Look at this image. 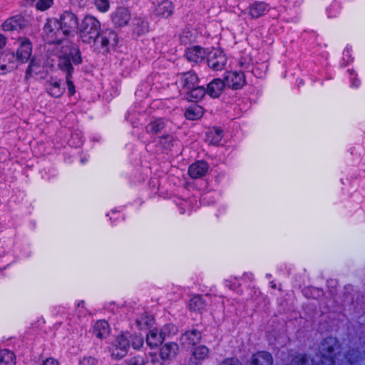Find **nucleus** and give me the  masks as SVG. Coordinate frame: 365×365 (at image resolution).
<instances>
[{"label": "nucleus", "mask_w": 365, "mask_h": 365, "mask_svg": "<svg viewBox=\"0 0 365 365\" xmlns=\"http://www.w3.org/2000/svg\"><path fill=\"white\" fill-rule=\"evenodd\" d=\"M200 83V77L192 70L177 74L175 84L179 91L183 92L184 98L188 102L198 103L205 97L203 86Z\"/></svg>", "instance_id": "nucleus-1"}, {"label": "nucleus", "mask_w": 365, "mask_h": 365, "mask_svg": "<svg viewBox=\"0 0 365 365\" xmlns=\"http://www.w3.org/2000/svg\"><path fill=\"white\" fill-rule=\"evenodd\" d=\"M83 63L79 46L73 43H68L62 48L61 53L58 56L57 67L66 76H73V66Z\"/></svg>", "instance_id": "nucleus-2"}, {"label": "nucleus", "mask_w": 365, "mask_h": 365, "mask_svg": "<svg viewBox=\"0 0 365 365\" xmlns=\"http://www.w3.org/2000/svg\"><path fill=\"white\" fill-rule=\"evenodd\" d=\"M340 349L337 338L327 336L319 344L320 359L319 365H336V360Z\"/></svg>", "instance_id": "nucleus-3"}, {"label": "nucleus", "mask_w": 365, "mask_h": 365, "mask_svg": "<svg viewBox=\"0 0 365 365\" xmlns=\"http://www.w3.org/2000/svg\"><path fill=\"white\" fill-rule=\"evenodd\" d=\"M101 31L100 21L91 15H86L79 25V37L83 43L91 44L96 42Z\"/></svg>", "instance_id": "nucleus-4"}, {"label": "nucleus", "mask_w": 365, "mask_h": 365, "mask_svg": "<svg viewBox=\"0 0 365 365\" xmlns=\"http://www.w3.org/2000/svg\"><path fill=\"white\" fill-rule=\"evenodd\" d=\"M96 39V42L93 44L96 45L99 52L103 54L109 53L110 50L115 48L118 43V35L112 29L101 30Z\"/></svg>", "instance_id": "nucleus-5"}, {"label": "nucleus", "mask_w": 365, "mask_h": 365, "mask_svg": "<svg viewBox=\"0 0 365 365\" xmlns=\"http://www.w3.org/2000/svg\"><path fill=\"white\" fill-rule=\"evenodd\" d=\"M43 38L49 45L60 44L66 37L59 26L57 19H48L43 28Z\"/></svg>", "instance_id": "nucleus-6"}, {"label": "nucleus", "mask_w": 365, "mask_h": 365, "mask_svg": "<svg viewBox=\"0 0 365 365\" xmlns=\"http://www.w3.org/2000/svg\"><path fill=\"white\" fill-rule=\"evenodd\" d=\"M58 23L64 36L76 32L79 25L77 16L70 11H64L58 19Z\"/></svg>", "instance_id": "nucleus-7"}, {"label": "nucleus", "mask_w": 365, "mask_h": 365, "mask_svg": "<svg viewBox=\"0 0 365 365\" xmlns=\"http://www.w3.org/2000/svg\"><path fill=\"white\" fill-rule=\"evenodd\" d=\"M206 59L208 67L215 71L225 69L227 62L226 53L220 48H212L207 54Z\"/></svg>", "instance_id": "nucleus-8"}, {"label": "nucleus", "mask_w": 365, "mask_h": 365, "mask_svg": "<svg viewBox=\"0 0 365 365\" xmlns=\"http://www.w3.org/2000/svg\"><path fill=\"white\" fill-rule=\"evenodd\" d=\"M225 85L232 90L241 89L246 84L245 75L240 71H229L224 74Z\"/></svg>", "instance_id": "nucleus-9"}, {"label": "nucleus", "mask_w": 365, "mask_h": 365, "mask_svg": "<svg viewBox=\"0 0 365 365\" xmlns=\"http://www.w3.org/2000/svg\"><path fill=\"white\" fill-rule=\"evenodd\" d=\"M130 348V340L124 334L116 336L110 351L113 358L120 359L128 353Z\"/></svg>", "instance_id": "nucleus-10"}, {"label": "nucleus", "mask_w": 365, "mask_h": 365, "mask_svg": "<svg viewBox=\"0 0 365 365\" xmlns=\"http://www.w3.org/2000/svg\"><path fill=\"white\" fill-rule=\"evenodd\" d=\"M178 138L175 132L168 131L157 138L156 147L160 149L162 153L168 154L172 151Z\"/></svg>", "instance_id": "nucleus-11"}, {"label": "nucleus", "mask_w": 365, "mask_h": 365, "mask_svg": "<svg viewBox=\"0 0 365 365\" xmlns=\"http://www.w3.org/2000/svg\"><path fill=\"white\" fill-rule=\"evenodd\" d=\"M210 349L205 345L192 347L187 365H202L209 358Z\"/></svg>", "instance_id": "nucleus-12"}, {"label": "nucleus", "mask_w": 365, "mask_h": 365, "mask_svg": "<svg viewBox=\"0 0 365 365\" xmlns=\"http://www.w3.org/2000/svg\"><path fill=\"white\" fill-rule=\"evenodd\" d=\"M271 9L272 7L269 4L264 1L258 0L253 1L247 7L248 14L253 19L265 16Z\"/></svg>", "instance_id": "nucleus-13"}, {"label": "nucleus", "mask_w": 365, "mask_h": 365, "mask_svg": "<svg viewBox=\"0 0 365 365\" xmlns=\"http://www.w3.org/2000/svg\"><path fill=\"white\" fill-rule=\"evenodd\" d=\"M205 48L198 46L187 47L185 50V56L187 61L194 64L200 63L207 56Z\"/></svg>", "instance_id": "nucleus-14"}, {"label": "nucleus", "mask_w": 365, "mask_h": 365, "mask_svg": "<svg viewBox=\"0 0 365 365\" xmlns=\"http://www.w3.org/2000/svg\"><path fill=\"white\" fill-rule=\"evenodd\" d=\"M131 19L129 9L119 6L111 14V21L115 27L121 28L128 25Z\"/></svg>", "instance_id": "nucleus-15"}, {"label": "nucleus", "mask_w": 365, "mask_h": 365, "mask_svg": "<svg viewBox=\"0 0 365 365\" xmlns=\"http://www.w3.org/2000/svg\"><path fill=\"white\" fill-rule=\"evenodd\" d=\"M168 120L163 118H157L150 120L145 126V131L151 135L158 136L168 132Z\"/></svg>", "instance_id": "nucleus-16"}, {"label": "nucleus", "mask_w": 365, "mask_h": 365, "mask_svg": "<svg viewBox=\"0 0 365 365\" xmlns=\"http://www.w3.org/2000/svg\"><path fill=\"white\" fill-rule=\"evenodd\" d=\"M225 87V82L220 78H214L207 84L203 86L205 96L207 95L211 98H218Z\"/></svg>", "instance_id": "nucleus-17"}, {"label": "nucleus", "mask_w": 365, "mask_h": 365, "mask_svg": "<svg viewBox=\"0 0 365 365\" xmlns=\"http://www.w3.org/2000/svg\"><path fill=\"white\" fill-rule=\"evenodd\" d=\"M202 333L196 329L185 331L180 336L182 346L195 347L201 341Z\"/></svg>", "instance_id": "nucleus-18"}, {"label": "nucleus", "mask_w": 365, "mask_h": 365, "mask_svg": "<svg viewBox=\"0 0 365 365\" xmlns=\"http://www.w3.org/2000/svg\"><path fill=\"white\" fill-rule=\"evenodd\" d=\"M130 30L137 36L145 35L149 31V23L145 17L135 16L131 20Z\"/></svg>", "instance_id": "nucleus-19"}, {"label": "nucleus", "mask_w": 365, "mask_h": 365, "mask_svg": "<svg viewBox=\"0 0 365 365\" xmlns=\"http://www.w3.org/2000/svg\"><path fill=\"white\" fill-rule=\"evenodd\" d=\"M209 169L208 163L205 160H197L192 163L188 168V175L192 179L204 177Z\"/></svg>", "instance_id": "nucleus-20"}, {"label": "nucleus", "mask_w": 365, "mask_h": 365, "mask_svg": "<svg viewBox=\"0 0 365 365\" xmlns=\"http://www.w3.org/2000/svg\"><path fill=\"white\" fill-rule=\"evenodd\" d=\"M23 17L16 16L6 20L1 25V29L4 31L18 32L22 29Z\"/></svg>", "instance_id": "nucleus-21"}, {"label": "nucleus", "mask_w": 365, "mask_h": 365, "mask_svg": "<svg viewBox=\"0 0 365 365\" xmlns=\"http://www.w3.org/2000/svg\"><path fill=\"white\" fill-rule=\"evenodd\" d=\"M204 113V108L198 105L197 103H195L185 108L184 115L188 120H197L203 116Z\"/></svg>", "instance_id": "nucleus-22"}, {"label": "nucleus", "mask_w": 365, "mask_h": 365, "mask_svg": "<svg viewBox=\"0 0 365 365\" xmlns=\"http://www.w3.org/2000/svg\"><path fill=\"white\" fill-rule=\"evenodd\" d=\"M272 354L266 351H259L254 353L251 359V365H272Z\"/></svg>", "instance_id": "nucleus-23"}, {"label": "nucleus", "mask_w": 365, "mask_h": 365, "mask_svg": "<svg viewBox=\"0 0 365 365\" xmlns=\"http://www.w3.org/2000/svg\"><path fill=\"white\" fill-rule=\"evenodd\" d=\"M179 351L176 342H168L163 344L160 349V356L162 359H171L175 357Z\"/></svg>", "instance_id": "nucleus-24"}, {"label": "nucleus", "mask_w": 365, "mask_h": 365, "mask_svg": "<svg viewBox=\"0 0 365 365\" xmlns=\"http://www.w3.org/2000/svg\"><path fill=\"white\" fill-rule=\"evenodd\" d=\"M47 93L52 97L59 98L64 93V88L61 86V81L51 78L47 82Z\"/></svg>", "instance_id": "nucleus-25"}, {"label": "nucleus", "mask_w": 365, "mask_h": 365, "mask_svg": "<svg viewBox=\"0 0 365 365\" xmlns=\"http://www.w3.org/2000/svg\"><path fill=\"white\" fill-rule=\"evenodd\" d=\"M164 336L162 333L158 334L156 329H150L146 335V343L148 346L151 348H157L162 344Z\"/></svg>", "instance_id": "nucleus-26"}, {"label": "nucleus", "mask_w": 365, "mask_h": 365, "mask_svg": "<svg viewBox=\"0 0 365 365\" xmlns=\"http://www.w3.org/2000/svg\"><path fill=\"white\" fill-rule=\"evenodd\" d=\"M110 332V326L106 320L97 321L93 327V334L98 339L106 337Z\"/></svg>", "instance_id": "nucleus-27"}, {"label": "nucleus", "mask_w": 365, "mask_h": 365, "mask_svg": "<svg viewBox=\"0 0 365 365\" xmlns=\"http://www.w3.org/2000/svg\"><path fill=\"white\" fill-rule=\"evenodd\" d=\"M206 307V301L200 294L193 296L189 301V308L192 312H201Z\"/></svg>", "instance_id": "nucleus-28"}, {"label": "nucleus", "mask_w": 365, "mask_h": 365, "mask_svg": "<svg viewBox=\"0 0 365 365\" xmlns=\"http://www.w3.org/2000/svg\"><path fill=\"white\" fill-rule=\"evenodd\" d=\"M41 71V61L39 58L34 56L31 58L30 63L26 71L25 77L29 78L37 75Z\"/></svg>", "instance_id": "nucleus-29"}, {"label": "nucleus", "mask_w": 365, "mask_h": 365, "mask_svg": "<svg viewBox=\"0 0 365 365\" xmlns=\"http://www.w3.org/2000/svg\"><path fill=\"white\" fill-rule=\"evenodd\" d=\"M206 138L210 143L217 145L222 141L223 130L220 127H214L206 133Z\"/></svg>", "instance_id": "nucleus-30"}, {"label": "nucleus", "mask_w": 365, "mask_h": 365, "mask_svg": "<svg viewBox=\"0 0 365 365\" xmlns=\"http://www.w3.org/2000/svg\"><path fill=\"white\" fill-rule=\"evenodd\" d=\"M158 16L165 18L169 17L173 13V5L170 1L165 0L159 3L156 8Z\"/></svg>", "instance_id": "nucleus-31"}, {"label": "nucleus", "mask_w": 365, "mask_h": 365, "mask_svg": "<svg viewBox=\"0 0 365 365\" xmlns=\"http://www.w3.org/2000/svg\"><path fill=\"white\" fill-rule=\"evenodd\" d=\"M0 365H16L14 354L7 349L0 351Z\"/></svg>", "instance_id": "nucleus-32"}, {"label": "nucleus", "mask_w": 365, "mask_h": 365, "mask_svg": "<svg viewBox=\"0 0 365 365\" xmlns=\"http://www.w3.org/2000/svg\"><path fill=\"white\" fill-rule=\"evenodd\" d=\"M133 365H163V363L156 356L150 355L145 359L142 357L136 358Z\"/></svg>", "instance_id": "nucleus-33"}, {"label": "nucleus", "mask_w": 365, "mask_h": 365, "mask_svg": "<svg viewBox=\"0 0 365 365\" xmlns=\"http://www.w3.org/2000/svg\"><path fill=\"white\" fill-rule=\"evenodd\" d=\"M287 365H309L308 356L306 354L297 353L291 357Z\"/></svg>", "instance_id": "nucleus-34"}, {"label": "nucleus", "mask_w": 365, "mask_h": 365, "mask_svg": "<svg viewBox=\"0 0 365 365\" xmlns=\"http://www.w3.org/2000/svg\"><path fill=\"white\" fill-rule=\"evenodd\" d=\"M195 38L192 31L187 29L182 30L179 36L180 42L182 45L190 44L195 41Z\"/></svg>", "instance_id": "nucleus-35"}, {"label": "nucleus", "mask_w": 365, "mask_h": 365, "mask_svg": "<svg viewBox=\"0 0 365 365\" xmlns=\"http://www.w3.org/2000/svg\"><path fill=\"white\" fill-rule=\"evenodd\" d=\"M152 320L148 316H142L136 319L135 324L139 329H147L150 328Z\"/></svg>", "instance_id": "nucleus-36"}, {"label": "nucleus", "mask_w": 365, "mask_h": 365, "mask_svg": "<svg viewBox=\"0 0 365 365\" xmlns=\"http://www.w3.org/2000/svg\"><path fill=\"white\" fill-rule=\"evenodd\" d=\"M53 4V0H38L35 7L38 11H44L48 10Z\"/></svg>", "instance_id": "nucleus-37"}, {"label": "nucleus", "mask_w": 365, "mask_h": 365, "mask_svg": "<svg viewBox=\"0 0 365 365\" xmlns=\"http://www.w3.org/2000/svg\"><path fill=\"white\" fill-rule=\"evenodd\" d=\"M94 4L97 10L101 13L107 12L110 9L109 0H94Z\"/></svg>", "instance_id": "nucleus-38"}, {"label": "nucleus", "mask_w": 365, "mask_h": 365, "mask_svg": "<svg viewBox=\"0 0 365 365\" xmlns=\"http://www.w3.org/2000/svg\"><path fill=\"white\" fill-rule=\"evenodd\" d=\"M32 43L28 38L24 37V58L31 57Z\"/></svg>", "instance_id": "nucleus-39"}, {"label": "nucleus", "mask_w": 365, "mask_h": 365, "mask_svg": "<svg viewBox=\"0 0 365 365\" xmlns=\"http://www.w3.org/2000/svg\"><path fill=\"white\" fill-rule=\"evenodd\" d=\"M73 76H66V81L68 87V93L69 96H73L76 93V87L72 81Z\"/></svg>", "instance_id": "nucleus-40"}, {"label": "nucleus", "mask_w": 365, "mask_h": 365, "mask_svg": "<svg viewBox=\"0 0 365 365\" xmlns=\"http://www.w3.org/2000/svg\"><path fill=\"white\" fill-rule=\"evenodd\" d=\"M220 365H242L239 359L235 357H228L225 359Z\"/></svg>", "instance_id": "nucleus-41"}, {"label": "nucleus", "mask_w": 365, "mask_h": 365, "mask_svg": "<svg viewBox=\"0 0 365 365\" xmlns=\"http://www.w3.org/2000/svg\"><path fill=\"white\" fill-rule=\"evenodd\" d=\"M98 361L92 356L84 357L79 361V365H97Z\"/></svg>", "instance_id": "nucleus-42"}, {"label": "nucleus", "mask_w": 365, "mask_h": 365, "mask_svg": "<svg viewBox=\"0 0 365 365\" xmlns=\"http://www.w3.org/2000/svg\"><path fill=\"white\" fill-rule=\"evenodd\" d=\"M41 365H60L59 361L53 357H48L44 359Z\"/></svg>", "instance_id": "nucleus-43"}, {"label": "nucleus", "mask_w": 365, "mask_h": 365, "mask_svg": "<svg viewBox=\"0 0 365 365\" xmlns=\"http://www.w3.org/2000/svg\"><path fill=\"white\" fill-rule=\"evenodd\" d=\"M135 341H136V342H135V341L133 342V346L134 349H138L143 345V342L141 339H138V338H135Z\"/></svg>", "instance_id": "nucleus-44"}, {"label": "nucleus", "mask_w": 365, "mask_h": 365, "mask_svg": "<svg viewBox=\"0 0 365 365\" xmlns=\"http://www.w3.org/2000/svg\"><path fill=\"white\" fill-rule=\"evenodd\" d=\"M351 86L354 88H359V86H360V81L357 78L352 79Z\"/></svg>", "instance_id": "nucleus-45"}, {"label": "nucleus", "mask_w": 365, "mask_h": 365, "mask_svg": "<svg viewBox=\"0 0 365 365\" xmlns=\"http://www.w3.org/2000/svg\"><path fill=\"white\" fill-rule=\"evenodd\" d=\"M351 51V47L346 46V48L344 50L343 55L344 56H349L350 57V52Z\"/></svg>", "instance_id": "nucleus-46"}, {"label": "nucleus", "mask_w": 365, "mask_h": 365, "mask_svg": "<svg viewBox=\"0 0 365 365\" xmlns=\"http://www.w3.org/2000/svg\"><path fill=\"white\" fill-rule=\"evenodd\" d=\"M86 302L84 300H79L77 302L76 307H84Z\"/></svg>", "instance_id": "nucleus-47"}, {"label": "nucleus", "mask_w": 365, "mask_h": 365, "mask_svg": "<svg viewBox=\"0 0 365 365\" xmlns=\"http://www.w3.org/2000/svg\"><path fill=\"white\" fill-rule=\"evenodd\" d=\"M72 3L81 5L82 3L86 2L87 0H71Z\"/></svg>", "instance_id": "nucleus-48"}, {"label": "nucleus", "mask_w": 365, "mask_h": 365, "mask_svg": "<svg viewBox=\"0 0 365 365\" xmlns=\"http://www.w3.org/2000/svg\"><path fill=\"white\" fill-rule=\"evenodd\" d=\"M21 56H22V51H20V50H18L17 53H16V58H17V59L21 60Z\"/></svg>", "instance_id": "nucleus-49"}, {"label": "nucleus", "mask_w": 365, "mask_h": 365, "mask_svg": "<svg viewBox=\"0 0 365 365\" xmlns=\"http://www.w3.org/2000/svg\"><path fill=\"white\" fill-rule=\"evenodd\" d=\"M83 145V141L80 139V140H78V144H76V147H78V146H81V145Z\"/></svg>", "instance_id": "nucleus-50"}, {"label": "nucleus", "mask_w": 365, "mask_h": 365, "mask_svg": "<svg viewBox=\"0 0 365 365\" xmlns=\"http://www.w3.org/2000/svg\"><path fill=\"white\" fill-rule=\"evenodd\" d=\"M347 71L350 72L351 74H352V73L354 72L353 71H351L350 69H348Z\"/></svg>", "instance_id": "nucleus-51"}, {"label": "nucleus", "mask_w": 365, "mask_h": 365, "mask_svg": "<svg viewBox=\"0 0 365 365\" xmlns=\"http://www.w3.org/2000/svg\"><path fill=\"white\" fill-rule=\"evenodd\" d=\"M168 326H171L173 328H175V326L171 324H168Z\"/></svg>", "instance_id": "nucleus-52"}, {"label": "nucleus", "mask_w": 365, "mask_h": 365, "mask_svg": "<svg viewBox=\"0 0 365 365\" xmlns=\"http://www.w3.org/2000/svg\"><path fill=\"white\" fill-rule=\"evenodd\" d=\"M272 287L275 288V284H272Z\"/></svg>", "instance_id": "nucleus-53"}]
</instances>
